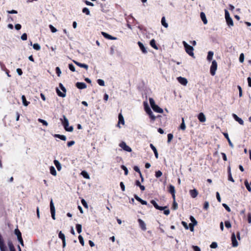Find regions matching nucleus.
<instances>
[{"instance_id": "ea45409f", "label": "nucleus", "mask_w": 251, "mask_h": 251, "mask_svg": "<svg viewBox=\"0 0 251 251\" xmlns=\"http://www.w3.org/2000/svg\"><path fill=\"white\" fill-rule=\"evenodd\" d=\"M78 240L79 241L80 243L81 244V245L83 246L84 245V241L83 238L81 235H79L78 236Z\"/></svg>"}, {"instance_id": "5701e85b", "label": "nucleus", "mask_w": 251, "mask_h": 251, "mask_svg": "<svg viewBox=\"0 0 251 251\" xmlns=\"http://www.w3.org/2000/svg\"><path fill=\"white\" fill-rule=\"evenodd\" d=\"M22 100L23 104L25 106H27L30 103L29 101H27L26 100V98L25 95H23L22 96Z\"/></svg>"}, {"instance_id": "2f4dec72", "label": "nucleus", "mask_w": 251, "mask_h": 251, "mask_svg": "<svg viewBox=\"0 0 251 251\" xmlns=\"http://www.w3.org/2000/svg\"><path fill=\"white\" fill-rule=\"evenodd\" d=\"M81 175L83 176L86 179H89L90 178L89 175L88 173L85 171H83L81 172Z\"/></svg>"}, {"instance_id": "c9c22d12", "label": "nucleus", "mask_w": 251, "mask_h": 251, "mask_svg": "<svg viewBox=\"0 0 251 251\" xmlns=\"http://www.w3.org/2000/svg\"><path fill=\"white\" fill-rule=\"evenodd\" d=\"M82 12L87 15H89L90 14V11L87 7H84L82 9Z\"/></svg>"}, {"instance_id": "bf43d9fd", "label": "nucleus", "mask_w": 251, "mask_h": 251, "mask_svg": "<svg viewBox=\"0 0 251 251\" xmlns=\"http://www.w3.org/2000/svg\"><path fill=\"white\" fill-rule=\"evenodd\" d=\"M228 180H229V181H232L233 182H234V179L233 178V177L232 176L231 173L228 174Z\"/></svg>"}, {"instance_id": "dca6fc26", "label": "nucleus", "mask_w": 251, "mask_h": 251, "mask_svg": "<svg viewBox=\"0 0 251 251\" xmlns=\"http://www.w3.org/2000/svg\"><path fill=\"white\" fill-rule=\"evenodd\" d=\"M150 147L153 151L154 153L155 158H158V152H157V149H156V148L152 144H150Z\"/></svg>"}, {"instance_id": "4468645a", "label": "nucleus", "mask_w": 251, "mask_h": 251, "mask_svg": "<svg viewBox=\"0 0 251 251\" xmlns=\"http://www.w3.org/2000/svg\"><path fill=\"white\" fill-rule=\"evenodd\" d=\"M138 223L140 225V227L142 228L143 230H146V225L145 222L141 219H138Z\"/></svg>"}, {"instance_id": "7ed1b4c3", "label": "nucleus", "mask_w": 251, "mask_h": 251, "mask_svg": "<svg viewBox=\"0 0 251 251\" xmlns=\"http://www.w3.org/2000/svg\"><path fill=\"white\" fill-rule=\"evenodd\" d=\"M145 110L151 120H154L155 119V116L153 114L151 109L148 105L147 103H146V105H145Z\"/></svg>"}, {"instance_id": "338daca9", "label": "nucleus", "mask_w": 251, "mask_h": 251, "mask_svg": "<svg viewBox=\"0 0 251 251\" xmlns=\"http://www.w3.org/2000/svg\"><path fill=\"white\" fill-rule=\"evenodd\" d=\"M69 68L71 71L72 72L75 71V67L73 64H69Z\"/></svg>"}, {"instance_id": "c03bdc74", "label": "nucleus", "mask_w": 251, "mask_h": 251, "mask_svg": "<svg viewBox=\"0 0 251 251\" xmlns=\"http://www.w3.org/2000/svg\"><path fill=\"white\" fill-rule=\"evenodd\" d=\"M178 208V204L177 202L176 201H174L173 205H172V208L174 210H176Z\"/></svg>"}, {"instance_id": "7c9ffc66", "label": "nucleus", "mask_w": 251, "mask_h": 251, "mask_svg": "<svg viewBox=\"0 0 251 251\" xmlns=\"http://www.w3.org/2000/svg\"><path fill=\"white\" fill-rule=\"evenodd\" d=\"M50 173L54 176L56 175V172L54 167L51 166L50 168Z\"/></svg>"}, {"instance_id": "3c124183", "label": "nucleus", "mask_w": 251, "mask_h": 251, "mask_svg": "<svg viewBox=\"0 0 251 251\" xmlns=\"http://www.w3.org/2000/svg\"><path fill=\"white\" fill-rule=\"evenodd\" d=\"M209 204L208 201H205L204 203L203 208L207 210L209 208Z\"/></svg>"}, {"instance_id": "5fc2aeb1", "label": "nucleus", "mask_w": 251, "mask_h": 251, "mask_svg": "<svg viewBox=\"0 0 251 251\" xmlns=\"http://www.w3.org/2000/svg\"><path fill=\"white\" fill-rule=\"evenodd\" d=\"M223 207L228 211L230 212L231 209L229 207L226 203H223Z\"/></svg>"}, {"instance_id": "864d4df0", "label": "nucleus", "mask_w": 251, "mask_h": 251, "mask_svg": "<svg viewBox=\"0 0 251 251\" xmlns=\"http://www.w3.org/2000/svg\"><path fill=\"white\" fill-rule=\"evenodd\" d=\"M244 60V55L243 53H241L239 56V61L240 62L243 63Z\"/></svg>"}, {"instance_id": "4d7b16f0", "label": "nucleus", "mask_w": 251, "mask_h": 251, "mask_svg": "<svg viewBox=\"0 0 251 251\" xmlns=\"http://www.w3.org/2000/svg\"><path fill=\"white\" fill-rule=\"evenodd\" d=\"M237 88L239 90V97H241L242 96V88L240 86L238 85Z\"/></svg>"}, {"instance_id": "473e14b6", "label": "nucleus", "mask_w": 251, "mask_h": 251, "mask_svg": "<svg viewBox=\"0 0 251 251\" xmlns=\"http://www.w3.org/2000/svg\"><path fill=\"white\" fill-rule=\"evenodd\" d=\"M76 230H77V232L78 233H80L82 231V226L80 224H76Z\"/></svg>"}, {"instance_id": "8fccbe9b", "label": "nucleus", "mask_w": 251, "mask_h": 251, "mask_svg": "<svg viewBox=\"0 0 251 251\" xmlns=\"http://www.w3.org/2000/svg\"><path fill=\"white\" fill-rule=\"evenodd\" d=\"M64 127L67 131L71 132L73 130V126H64Z\"/></svg>"}, {"instance_id": "ddd939ff", "label": "nucleus", "mask_w": 251, "mask_h": 251, "mask_svg": "<svg viewBox=\"0 0 251 251\" xmlns=\"http://www.w3.org/2000/svg\"><path fill=\"white\" fill-rule=\"evenodd\" d=\"M118 123L117 124V126H119L120 125H124L125 124V121L124 117L121 113H120L118 116Z\"/></svg>"}, {"instance_id": "6ab92c4d", "label": "nucleus", "mask_w": 251, "mask_h": 251, "mask_svg": "<svg viewBox=\"0 0 251 251\" xmlns=\"http://www.w3.org/2000/svg\"><path fill=\"white\" fill-rule=\"evenodd\" d=\"M74 62L77 66L81 68H84L86 70L88 69V66L87 64H82L77 61H74Z\"/></svg>"}, {"instance_id": "680f3d73", "label": "nucleus", "mask_w": 251, "mask_h": 251, "mask_svg": "<svg viewBox=\"0 0 251 251\" xmlns=\"http://www.w3.org/2000/svg\"><path fill=\"white\" fill-rule=\"evenodd\" d=\"M120 187L123 191H125V186L123 182H121L120 183Z\"/></svg>"}, {"instance_id": "39448f33", "label": "nucleus", "mask_w": 251, "mask_h": 251, "mask_svg": "<svg viewBox=\"0 0 251 251\" xmlns=\"http://www.w3.org/2000/svg\"><path fill=\"white\" fill-rule=\"evenodd\" d=\"M119 146L124 151L127 152H131L132 151V149L130 147L126 145V143L122 141L120 144Z\"/></svg>"}, {"instance_id": "c756f323", "label": "nucleus", "mask_w": 251, "mask_h": 251, "mask_svg": "<svg viewBox=\"0 0 251 251\" xmlns=\"http://www.w3.org/2000/svg\"><path fill=\"white\" fill-rule=\"evenodd\" d=\"M169 192L171 194H174V193H175V188L173 185H170L169 187Z\"/></svg>"}, {"instance_id": "c85d7f7f", "label": "nucleus", "mask_w": 251, "mask_h": 251, "mask_svg": "<svg viewBox=\"0 0 251 251\" xmlns=\"http://www.w3.org/2000/svg\"><path fill=\"white\" fill-rule=\"evenodd\" d=\"M161 24L166 28H167L168 27V25L166 22L165 17H163L161 19Z\"/></svg>"}, {"instance_id": "aec40b11", "label": "nucleus", "mask_w": 251, "mask_h": 251, "mask_svg": "<svg viewBox=\"0 0 251 251\" xmlns=\"http://www.w3.org/2000/svg\"><path fill=\"white\" fill-rule=\"evenodd\" d=\"M198 119L201 122H204L205 121V115L202 113H200L198 115Z\"/></svg>"}, {"instance_id": "cd10ccee", "label": "nucleus", "mask_w": 251, "mask_h": 251, "mask_svg": "<svg viewBox=\"0 0 251 251\" xmlns=\"http://www.w3.org/2000/svg\"><path fill=\"white\" fill-rule=\"evenodd\" d=\"M226 20V22L228 26H233V22L231 17L227 18Z\"/></svg>"}, {"instance_id": "f704fd0d", "label": "nucleus", "mask_w": 251, "mask_h": 251, "mask_svg": "<svg viewBox=\"0 0 251 251\" xmlns=\"http://www.w3.org/2000/svg\"><path fill=\"white\" fill-rule=\"evenodd\" d=\"M190 221L192 222L191 224H194V225H195L196 226L197 225V221H196V220L195 219V218L192 216H191L190 217Z\"/></svg>"}, {"instance_id": "37998d69", "label": "nucleus", "mask_w": 251, "mask_h": 251, "mask_svg": "<svg viewBox=\"0 0 251 251\" xmlns=\"http://www.w3.org/2000/svg\"><path fill=\"white\" fill-rule=\"evenodd\" d=\"M55 72L58 76H60L61 74V71L59 67H57L55 68Z\"/></svg>"}, {"instance_id": "393cba45", "label": "nucleus", "mask_w": 251, "mask_h": 251, "mask_svg": "<svg viewBox=\"0 0 251 251\" xmlns=\"http://www.w3.org/2000/svg\"><path fill=\"white\" fill-rule=\"evenodd\" d=\"M213 52L212 51H209L208 52L207 56V59L208 61H210L212 59V57L213 56Z\"/></svg>"}, {"instance_id": "49530a36", "label": "nucleus", "mask_w": 251, "mask_h": 251, "mask_svg": "<svg viewBox=\"0 0 251 251\" xmlns=\"http://www.w3.org/2000/svg\"><path fill=\"white\" fill-rule=\"evenodd\" d=\"M56 92L59 97H63V93L57 87L56 88Z\"/></svg>"}, {"instance_id": "13d9d810", "label": "nucleus", "mask_w": 251, "mask_h": 251, "mask_svg": "<svg viewBox=\"0 0 251 251\" xmlns=\"http://www.w3.org/2000/svg\"><path fill=\"white\" fill-rule=\"evenodd\" d=\"M225 19L226 20L230 17V15H229L228 11L226 9H225Z\"/></svg>"}, {"instance_id": "f3484780", "label": "nucleus", "mask_w": 251, "mask_h": 251, "mask_svg": "<svg viewBox=\"0 0 251 251\" xmlns=\"http://www.w3.org/2000/svg\"><path fill=\"white\" fill-rule=\"evenodd\" d=\"M200 16H201V20L202 21L203 24L205 25L207 23V20L206 19V16H205V14L203 12H201L200 13Z\"/></svg>"}, {"instance_id": "774afa93", "label": "nucleus", "mask_w": 251, "mask_h": 251, "mask_svg": "<svg viewBox=\"0 0 251 251\" xmlns=\"http://www.w3.org/2000/svg\"><path fill=\"white\" fill-rule=\"evenodd\" d=\"M75 143V142L74 141H71L67 143V146L68 147H70L73 145H74Z\"/></svg>"}, {"instance_id": "b1692460", "label": "nucleus", "mask_w": 251, "mask_h": 251, "mask_svg": "<svg viewBox=\"0 0 251 251\" xmlns=\"http://www.w3.org/2000/svg\"><path fill=\"white\" fill-rule=\"evenodd\" d=\"M150 45L154 49L157 50L158 47L156 45V42L154 39H152L150 41Z\"/></svg>"}, {"instance_id": "f257e3e1", "label": "nucleus", "mask_w": 251, "mask_h": 251, "mask_svg": "<svg viewBox=\"0 0 251 251\" xmlns=\"http://www.w3.org/2000/svg\"><path fill=\"white\" fill-rule=\"evenodd\" d=\"M183 44L184 45V47L185 48V51L186 52L190 55V56H194V52H193V50H194V49L193 48V47L189 45L188 44H187V43L185 41H183Z\"/></svg>"}, {"instance_id": "6e6552de", "label": "nucleus", "mask_w": 251, "mask_h": 251, "mask_svg": "<svg viewBox=\"0 0 251 251\" xmlns=\"http://www.w3.org/2000/svg\"><path fill=\"white\" fill-rule=\"evenodd\" d=\"M177 80L181 84L186 86L188 83V81L186 78L185 77H182L181 76H179L177 77Z\"/></svg>"}, {"instance_id": "a19ab883", "label": "nucleus", "mask_w": 251, "mask_h": 251, "mask_svg": "<svg viewBox=\"0 0 251 251\" xmlns=\"http://www.w3.org/2000/svg\"><path fill=\"white\" fill-rule=\"evenodd\" d=\"M33 48L36 50H39L41 49L40 46L37 43L34 44L33 45Z\"/></svg>"}, {"instance_id": "412c9836", "label": "nucleus", "mask_w": 251, "mask_h": 251, "mask_svg": "<svg viewBox=\"0 0 251 251\" xmlns=\"http://www.w3.org/2000/svg\"><path fill=\"white\" fill-rule=\"evenodd\" d=\"M233 117H234V119L239 123V124L243 125V121L241 118L238 117L236 114H233Z\"/></svg>"}, {"instance_id": "09e8293b", "label": "nucleus", "mask_w": 251, "mask_h": 251, "mask_svg": "<svg viewBox=\"0 0 251 251\" xmlns=\"http://www.w3.org/2000/svg\"><path fill=\"white\" fill-rule=\"evenodd\" d=\"M225 226L226 228H229L231 227V225L229 221H226L225 222Z\"/></svg>"}, {"instance_id": "f03ea898", "label": "nucleus", "mask_w": 251, "mask_h": 251, "mask_svg": "<svg viewBox=\"0 0 251 251\" xmlns=\"http://www.w3.org/2000/svg\"><path fill=\"white\" fill-rule=\"evenodd\" d=\"M217 69V63L216 60H213L210 69V73L212 75L214 76L215 75Z\"/></svg>"}, {"instance_id": "79ce46f5", "label": "nucleus", "mask_w": 251, "mask_h": 251, "mask_svg": "<svg viewBox=\"0 0 251 251\" xmlns=\"http://www.w3.org/2000/svg\"><path fill=\"white\" fill-rule=\"evenodd\" d=\"M97 82L100 86H103L105 85L104 80L101 79H98L97 80Z\"/></svg>"}, {"instance_id": "052dcab7", "label": "nucleus", "mask_w": 251, "mask_h": 251, "mask_svg": "<svg viewBox=\"0 0 251 251\" xmlns=\"http://www.w3.org/2000/svg\"><path fill=\"white\" fill-rule=\"evenodd\" d=\"M192 248L194 251H201V249L197 246H193Z\"/></svg>"}, {"instance_id": "20e7f679", "label": "nucleus", "mask_w": 251, "mask_h": 251, "mask_svg": "<svg viewBox=\"0 0 251 251\" xmlns=\"http://www.w3.org/2000/svg\"><path fill=\"white\" fill-rule=\"evenodd\" d=\"M15 234L17 235V238L22 246H24V241L22 237V233L18 229L15 230Z\"/></svg>"}, {"instance_id": "a18cd8bd", "label": "nucleus", "mask_w": 251, "mask_h": 251, "mask_svg": "<svg viewBox=\"0 0 251 251\" xmlns=\"http://www.w3.org/2000/svg\"><path fill=\"white\" fill-rule=\"evenodd\" d=\"M81 203L83 205V206L85 207V208H88V204H87V202L86 201L82 199L81 200Z\"/></svg>"}, {"instance_id": "69168bd1", "label": "nucleus", "mask_w": 251, "mask_h": 251, "mask_svg": "<svg viewBox=\"0 0 251 251\" xmlns=\"http://www.w3.org/2000/svg\"><path fill=\"white\" fill-rule=\"evenodd\" d=\"M27 38V34L25 33L23 34V35L21 36V39L23 40H24V41L26 40Z\"/></svg>"}, {"instance_id": "72a5a7b5", "label": "nucleus", "mask_w": 251, "mask_h": 251, "mask_svg": "<svg viewBox=\"0 0 251 251\" xmlns=\"http://www.w3.org/2000/svg\"><path fill=\"white\" fill-rule=\"evenodd\" d=\"M245 185L246 186V188L249 192H251V187L250 186V184L248 183V181L247 180H246L245 181Z\"/></svg>"}, {"instance_id": "e2e57ef3", "label": "nucleus", "mask_w": 251, "mask_h": 251, "mask_svg": "<svg viewBox=\"0 0 251 251\" xmlns=\"http://www.w3.org/2000/svg\"><path fill=\"white\" fill-rule=\"evenodd\" d=\"M49 26L52 32L54 33L56 31V29L53 25H50Z\"/></svg>"}, {"instance_id": "0e129e2a", "label": "nucleus", "mask_w": 251, "mask_h": 251, "mask_svg": "<svg viewBox=\"0 0 251 251\" xmlns=\"http://www.w3.org/2000/svg\"><path fill=\"white\" fill-rule=\"evenodd\" d=\"M133 169H134V170L135 171H136V172L138 173L139 174H140V173H141V171L140 170V169H139V168L138 166H135L134 167Z\"/></svg>"}, {"instance_id": "f8f14e48", "label": "nucleus", "mask_w": 251, "mask_h": 251, "mask_svg": "<svg viewBox=\"0 0 251 251\" xmlns=\"http://www.w3.org/2000/svg\"><path fill=\"white\" fill-rule=\"evenodd\" d=\"M189 193L192 198H195L198 195V191L196 189H194L193 190H190L189 191Z\"/></svg>"}, {"instance_id": "58836bf2", "label": "nucleus", "mask_w": 251, "mask_h": 251, "mask_svg": "<svg viewBox=\"0 0 251 251\" xmlns=\"http://www.w3.org/2000/svg\"><path fill=\"white\" fill-rule=\"evenodd\" d=\"M167 137H168L167 142H168V143H169L171 142V141H172V140L173 138V135L172 133H169L167 135Z\"/></svg>"}, {"instance_id": "423d86ee", "label": "nucleus", "mask_w": 251, "mask_h": 251, "mask_svg": "<svg viewBox=\"0 0 251 251\" xmlns=\"http://www.w3.org/2000/svg\"><path fill=\"white\" fill-rule=\"evenodd\" d=\"M50 209L51 217L53 220H55V207L54 206V204H53L52 200H51L50 202Z\"/></svg>"}, {"instance_id": "6e6d98bb", "label": "nucleus", "mask_w": 251, "mask_h": 251, "mask_svg": "<svg viewBox=\"0 0 251 251\" xmlns=\"http://www.w3.org/2000/svg\"><path fill=\"white\" fill-rule=\"evenodd\" d=\"M181 224L182 225V226H184V227L186 229H189L188 225H187V223L186 222H185L184 221H182Z\"/></svg>"}, {"instance_id": "9d476101", "label": "nucleus", "mask_w": 251, "mask_h": 251, "mask_svg": "<svg viewBox=\"0 0 251 251\" xmlns=\"http://www.w3.org/2000/svg\"><path fill=\"white\" fill-rule=\"evenodd\" d=\"M76 87L79 89H83L86 88L87 86L86 84L84 82H77L75 84Z\"/></svg>"}, {"instance_id": "e433bc0d", "label": "nucleus", "mask_w": 251, "mask_h": 251, "mask_svg": "<svg viewBox=\"0 0 251 251\" xmlns=\"http://www.w3.org/2000/svg\"><path fill=\"white\" fill-rule=\"evenodd\" d=\"M149 102H150V105H151V108H152L154 106H155L156 105L155 103V101H154V100L153 99V98H149Z\"/></svg>"}, {"instance_id": "603ef678", "label": "nucleus", "mask_w": 251, "mask_h": 251, "mask_svg": "<svg viewBox=\"0 0 251 251\" xmlns=\"http://www.w3.org/2000/svg\"><path fill=\"white\" fill-rule=\"evenodd\" d=\"M162 175V173L160 171H158L155 172V176L157 178L160 177Z\"/></svg>"}, {"instance_id": "bb28decb", "label": "nucleus", "mask_w": 251, "mask_h": 251, "mask_svg": "<svg viewBox=\"0 0 251 251\" xmlns=\"http://www.w3.org/2000/svg\"><path fill=\"white\" fill-rule=\"evenodd\" d=\"M8 245L10 251H16L13 243L11 241H9Z\"/></svg>"}, {"instance_id": "2eb2a0df", "label": "nucleus", "mask_w": 251, "mask_h": 251, "mask_svg": "<svg viewBox=\"0 0 251 251\" xmlns=\"http://www.w3.org/2000/svg\"><path fill=\"white\" fill-rule=\"evenodd\" d=\"M152 109L154 111L156 112L159 113H162L163 112V110L162 108L159 107L157 105H155L152 108Z\"/></svg>"}, {"instance_id": "4be33fe9", "label": "nucleus", "mask_w": 251, "mask_h": 251, "mask_svg": "<svg viewBox=\"0 0 251 251\" xmlns=\"http://www.w3.org/2000/svg\"><path fill=\"white\" fill-rule=\"evenodd\" d=\"M224 136L225 137V138L228 141V142L229 143V146L232 148H233L234 146H233V144L232 143V142H231L229 138V136H228V135L227 133H223Z\"/></svg>"}, {"instance_id": "a878e982", "label": "nucleus", "mask_w": 251, "mask_h": 251, "mask_svg": "<svg viewBox=\"0 0 251 251\" xmlns=\"http://www.w3.org/2000/svg\"><path fill=\"white\" fill-rule=\"evenodd\" d=\"M54 164L55 165L58 171L61 170V165H60V163L58 161H57L56 160H54Z\"/></svg>"}, {"instance_id": "0eeeda50", "label": "nucleus", "mask_w": 251, "mask_h": 251, "mask_svg": "<svg viewBox=\"0 0 251 251\" xmlns=\"http://www.w3.org/2000/svg\"><path fill=\"white\" fill-rule=\"evenodd\" d=\"M151 202L156 209L163 210L167 208L166 206L162 207L159 206L154 200H151Z\"/></svg>"}, {"instance_id": "de8ad7c7", "label": "nucleus", "mask_w": 251, "mask_h": 251, "mask_svg": "<svg viewBox=\"0 0 251 251\" xmlns=\"http://www.w3.org/2000/svg\"><path fill=\"white\" fill-rule=\"evenodd\" d=\"M210 247L212 249H216L218 247V244L216 242H213L211 243Z\"/></svg>"}, {"instance_id": "a211bd4d", "label": "nucleus", "mask_w": 251, "mask_h": 251, "mask_svg": "<svg viewBox=\"0 0 251 251\" xmlns=\"http://www.w3.org/2000/svg\"><path fill=\"white\" fill-rule=\"evenodd\" d=\"M138 45L139 47H140V49H141V50L144 53H146L147 52V51L145 47H144V45L141 42L139 41L138 42Z\"/></svg>"}, {"instance_id": "4c0bfd02", "label": "nucleus", "mask_w": 251, "mask_h": 251, "mask_svg": "<svg viewBox=\"0 0 251 251\" xmlns=\"http://www.w3.org/2000/svg\"><path fill=\"white\" fill-rule=\"evenodd\" d=\"M121 169H122L124 172H125V175L126 176H127L128 175V169L124 165H122L121 166Z\"/></svg>"}, {"instance_id": "9b49d317", "label": "nucleus", "mask_w": 251, "mask_h": 251, "mask_svg": "<svg viewBox=\"0 0 251 251\" xmlns=\"http://www.w3.org/2000/svg\"><path fill=\"white\" fill-rule=\"evenodd\" d=\"M101 34L104 38L109 40H116L117 39L116 37L112 36L111 35L104 32H101Z\"/></svg>"}, {"instance_id": "1a4fd4ad", "label": "nucleus", "mask_w": 251, "mask_h": 251, "mask_svg": "<svg viewBox=\"0 0 251 251\" xmlns=\"http://www.w3.org/2000/svg\"><path fill=\"white\" fill-rule=\"evenodd\" d=\"M231 241H232V245L233 247H236L238 245V242L236 240V236L234 234V233H233L231 235Z\"/></svg>"}]
</instances>
